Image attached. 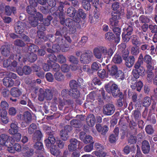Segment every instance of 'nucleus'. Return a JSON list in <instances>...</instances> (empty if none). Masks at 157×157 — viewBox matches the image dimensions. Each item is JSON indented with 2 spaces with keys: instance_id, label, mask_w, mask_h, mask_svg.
Segmentation results:
<instances>
[{
  "instance_id": "nucleus-64",
  "label": "nucleus",
  "mask_w": 157,
  "mask_h": 157,
  "mask_svg": "<svg viewBox=\"0 0 157 157\" xmlns=\"http://www.w3.org/2000/svg\"><path fill=\"white\" fill-rule=\"evenodd\" d=\"M93 153L98 157H105L107 155L106 153L104 152H100L95 151H94Z\"/></svg>"
},
{
  "instance_id": "nucleus-35",
  "label": "nucleus",
  "mask_w": 157,
  "mask_h": 157,
  "mask_svg": "<svg viewBox=\"0 0 157 157\" xmlns=\"http://www.w3.org/2000/svg\"><path fill=\"white\" fill-rule=\"evenodd\" d=\"M34 143L35 144H34L33 147L36 150L43 151L44 149L43 144L41 141L34 142Z\"/></svg>"
},
{
  "instance_id": "nucleus-3",
  "label": "nucleus",
  "mask_w": 157,
  "mask_h": 157,
  "mask_svg": "<svg viewBox=\"0 0 157 157\" xmlns=\"http://www.w3.org/2000/svg\"><path fill=\"white\" fill-rule=\"evenodd\" d=\"M54 90L52 89H46L44 91L42 88L39 90L38 99L41 101H43L44 99L50 101L51 100L53 97Z\"/></svg>"
},
{
  "instance_id": "nucleus-54",
  "label": "nucleus",
  "mask_w": 157,
  "mask_h": 157,
  "mask_svg": "<svg viewBox=\"0 0 157 157\" xmlns=\"http://www.w3.org/2000/svg\"><path fill=\"white\" fill-rule=\"evenodd\" d=\"M118 68L116 65H113L111 67V69L109 70L110 74L112 75H115L118 71Z\"/></svg>"
},
{
  "instance_id": "nucleus-61",
  "label": "nucleus",
  "mask_w": 157,
  "mask_h": 157,
  "mask_svg": "<svg viewBox=\"0 0 157 157\" xmlns=\"http://www.w3.org/2000/svg\"><path fill=\"white\" fill-rule=\"evenodd\" d=\"M23 69L24 74L26 75L29 74L32 71L30 67L29 66H24L23 68Z\"/></svg>"
},
{
  "instance_id": "nucleus-4",
  "label": "nucleus",
  "mask_w": 157,
  "mask_h": 157,
  "mask_svg": "<svg viewBox=\"0 0 157 157\" xmlns=\"http://www.w3.org/2000/svg\"><path fill=\"white\" fill-rule=\"evenodd\" d=\"M43 127L48 136V138L44 140V143L46 146L49 147L52 144H54L56 142V139L53 135V132L51 130L50 127L44 125Z\"/></svg>"
},
{
  "instance_id": "nucleus-25",
  "label": "nucleus",
  "mask_w": 157,
  "mask_h": 157,
  "mask_svg": "<svg viewBox=\"0 0 157 157\" xmlns=\"http://www.w3.org/2000/svg\"><path fill=\"white\" fill-rule=\"evenodd\" d=\"M59 106L60 107H63L64 105H72L73 103V101L72 100L68 99L66 100L64 98L62 99L61 98L59 99Z\"/></svg>"
},
{
  "instance_id": "nucleus-6",
  "label": "nucleus",
  "mask_w": 157,
  "mask_h": 157,
  "mask_svg": "<svg viewBox=\"0 0 157 157\" xmlns=\"http://www.w3.org/2000/svg\"><path fill=\"white\" fill-rule=\"evenodd\" d=\"M35 7L31 6H28L26 8L27 12L30 15V16L37 17L40 21H42L43 17L41 14L39 12H37Z\"/></svg>"
},
{
  "instance_id": "nucleus-12",
  "label": "nucleus",
  "mask_w": 157,
  "mask_h": 157,
  "mask_svg": "<svg viewBox=\"0 0 157 157\" xmlns=\"http://www.w3.org/2000/svg\"><path fill=\"white\" fill-rule=\"evenodd\" d=\"M7 113L6 109H0V116L2 122L5 124H7L9 119L7 117Z\"/></svg>"
},
{
  "instance_id": "nucleus-63",
  "label": "nucleus",
  "mask_w": 157,
  "mask_h": 157,
  "mask_svg": "<svg viewBox=\"0 0 157 157\" xmlns=\"http://www.w3.org/2000/svg\"><path fill=\"white\" fill-rule=\"evenodd\" d=\"M149 28L152 33H157V25H150Z\"/></svg>"
},
{
  "instance_id": "nucleus-2",
  "label": "nucleus",
  "mask_w": 157,
  "mask_h": 157,
  "mask_svg": "<svg viewBox=\"0 0 157 157\" xmlns=\"http://www.w3.org/2000/svg\"><path fill=\"white\" fill-rule=\"evenodd\" d=\"M56 41L58 44L53 45L52 49L53 52H58L60 50L62 52H66L68 50L69 46L66 44L65 40L62 38L61 36L57 37Z\"/></svg>"
},
{
  "instance_id": "nucleus-14",
  "label": "nucleus",
  "mask_w": 157,
  "mask_h": 157,
  "mask_svg": "<svg viewBox=\"0 0 157 157\" xmlns=\"http://www.w3.org/2000/svg\"><path fill=\"white\" fill-rule=\"evenodd\" d=\"M141 149L143 153L144 154H147L150 151V146L149 142L146 140H144L142 143Z\"/></svg>"
},
{
  "instance_id": "nucleus-62",
  "label": "nucleus",
  "mask_w": 157,
  "mask_h": 157,
  "mask_svg": "<svg viewBox=\"0 0 157 157\" xmlns=\"http://www.w3.org/2000/svg\"><path fill=\"white\" fill-rule=\"evenodd\" d=\"M131 53L135 56L137 55L139 53V49L137 47L133 46L131 48Z\"/></svg>"
},
{
  "instance_id": "nucleus-13",
  "label": "nucleus",
  "mask_w": 157,
  "mask_h": 157,
  "mask_svg": "<svg viewBox=\"0 0 157 157\" xmlns=\"http://www.w3.org/2000/svg\"><path fill=\"white\" fill-rule=\"evenodd\" d=\"M25 25V24L22 22H17L15 27L16 32L18 34H21L24 31Z\"/></svg>"
},
{
  "instance_id": "nucleus-24",
  "label": "nucleus",
  "mask_w": 157,
  "mask_h": 157,
  "mask_svg": "<svg viewBox=\"0 0 157 157\" xmlns=\"http://www.w3.org/2000/svg\"><path fill=\"white\" fill-rule=\"evenodd\" d=\"M42 136L41 132L39 130H37L34 134L33 139L34 142H40Z\"/></svg>"
},
{
  "instance_id": "nucleus-34",
  "label": "nucleus",
  "mask_w": 157,
  "mask_h": 157,
  "mask_svg": "<svg viewBox=\"0 0 157 157\" xmlns=\"http://www.w3.org/2000/svg\"><path fill=\"white\" fill-rule=\"evenodd\" d=\"M55 79L58 81L61 82L64 79V76L62 73L59 72H56L54 74Z\"/></svg>"
},
{
  "instance_id": "nucleus-59",
  "label": "nucleus",
  "mask_w": 157,
  "mask_h": 157,
  "mask_svg": "<svg viewBox=\"0 0 157 157\" xmlns=\"http://www.w3.org/2000/svg\"><path fill=\"white\" fill-rule=\"evenodd\" d=\"M120 3L118 2H113L112 5V9L114 11L117 10L120 7Z\"/></svg>"
},
{
  "instance_id": "nucleus-10",
  "label": "nucleus",
  "mask_w": 157,
  "mask_h": 157,
  "mask_svg": "<svg viewBox=\"0 0 157 157\" xmlns=\"http://www.w3.org/2000/svg\"><path fill=\"white\" fill-rule=\"evenodd\" d=\"M60 22L63 25H66L69 28L72 26L76 25L75 23L72 20L71 18L65 19L64 17H60Z\"/></svg>"
},
{
  "instance_id": "nucleus-58",
  "label": "nucleus",
  "mask_w": 157,
  "mask_h": 157,
  "mask_svg": "<svg viewBox=\"0 0 157 157\" xmlns=\"http://www.w3.org/2000/svg\"><path fill=\"white\" fill-rule=\"evenodd\" d=\"M46 78L47 81L49 82H53L54 78L53 75L50 72L47 73L45 76Z\"/></svg>"
},
{
  "instance_id": "nucleus-60",
  "label": "nucleus",
  "mask_w": 157,
  "mask_h": 157,
  "mask_svg": "<svg viewBox=\"0 0 157 157\" xmlns=\"http://www.w3.org/2000/svg\"><path fill=\"white\" fill-rule=\"evenodd\" d=\"M56 144L59 148L60 149H63L64 148L65 143L61 140H57L56 141Z\"/></svg>"
},
{
  "instance_id": "nucleus-55",
  "label": "nucleus",
  "mask_w": 157,
  "mask_h": 157,
  "mask_svg": "<svg viewBox=\"0 0 157 157\" xmlns=\"http://www.w3.org/2000/svg\"><path fill=\"white\" fill-rule=\"evenodd\" d=\"M69 61L72 63L74 64H78V59L73 56H70L69 58Z\"/></svg>"
},
{
  "instance_id": "nucleus-51",
  "label": "nucleus",
  "mask_w": 157,
  "mask_h": 157,
  "mask_svg": "<svg viewBox=\"0 0 157 157\" xmlns=\"http://www.w3.org/2000/svg\"><path fill=\"white\" fill-rule=\"evenodd\" d=\"M94 142H93L85 146L84 147V151L86 152L91 151L93 149V144Z\"/></svg>"
},
{
  "instance_id": "nucleus-1",
  "label": "nucleus",
  "mask_w": 157,
  "mask_h": 157,
  "mask_svg": "<svg viewBox=\"0 0 157 157\" xmlns=\"http://www.w3.org/2000/svg\"><path fill=\"white\" fill-rule=\"evenodd\" d=\"M113 52L112 49H107L104 46H100L95 48L94 50V54L95 57L98 59H103L107 57H111Z\"/></svg>"
},
{
  "instance_id": "nucleus-37",
  "label": "nucleus",
  "mask_w": 157,
  "mask_h": 157,
  "mask_svg": "<svg viewBox=\"0 0 157 157\" xmlns=\"http://www.w3.org/2000/svg\"><path fill=\"white\" fill-rule=\"evenodd\" d=\"M71 124L73 127L76 128H78L81 127L80 120L77 119L72 120L71 121Z\"/></svg>"
},
{
  "instance_id": "nucleus-15",
  "label": "nucleus",
  "mask_w": 157,
  "mask_h": 157,
  "mask_svg": "<svg viewBox=\"0 0 157 157\" xmlns=\"http://www.w3.org/2000/svg\"><path fill=\"white\" fill-rule=\"evenodd\" d=\"M86 121L89 126H93L95 125L96 122V120L94 115L93 114H89L86 118Z\"/></svg>"
},
{
  "instance_id": "nucleus-29",
  "label": "nucleus",
  "mask_w": 157,
  "mask_h": 157,
  "mask_svg": "<svg viewBox=\"0 0 157 157\" xmlns=\"http://www.w3.org/2000/svg\"><path fill=\"white\" fill-rule=\"evenodd\" d=\"M1 53L5 56H7L10 54V47L8 45H3L1 48Z\"/></svg>"
},
{
  "instance_id": "nucleus-16",
  "label": "nucleus",
  "mask_w": 157,
  "mask_h": 157,
  "mask_svg": "<svg viewBox=\"0 0 157 157\" xmlns=\"http://www.w3.org/2000/svg\"><path fill=\"white\" fill-rule=\"evenodd\" d=\"M124 60L125 61V65L128 68L132 67L135 62V58L133 56H129Z\"/></svg>"
},
{
  "instance_id": "nucleus-18",
  "label": "nucleus",
  "mask_w": 157,
  "mask_h": 157,
  "mask_svg": "<svg viewBox=\"0 0 157 157\" xmlns=\"http://www.w3.org/2000/svg\"><path fill=\"white\" fill-rule=\"evenodd\" d=\"M9 136L5 134H2L0 136V144L2 145L7 146L8 143Z\"/></svg>"
},
{
  "instance_id": "nucleus-21",
  "label": "nucleus",
  "mask_w": 157,
  "mask_h": 157,
  "mask_svg": "<svg viewBox=\"0 0 157 157\" xmlns=\"http://www.w3.org/2000/svg\"><path fill=\"white\" fill-rule=\"evenodd\" d=\"M54 144H52L50 147L46 146L48 148H50V151L51 154L54 156H58L59 155L61 151Z\"/></svg>"
},
{
  "instance_id": "nucleus-53",
  "label": "nucleus",
  "mask_w": 157,
  "mask_h": 157,
  "mask_svg": "<svg viewBox=\"0 0 157 157\" xmlns=\"http://www.w3.org/2000/svg\"><path fill=\"white\" fill-rule=\"evenodd\" d=\"M83 142L85 144H88L91 143L93 142V138L92 137L90 136H87L85 138L82 140Z\"/></svg>"
},
{
  "instance_id": "nucleus-28",
  "label": "nucleus",
  "mask_w": 157,
  "mask_h": 157,
  "mask_svg": "<svg viewBox=\"0 0 157 157\" xmlns=\"http://www.w3.org/2000/svg\"><path fill=\"white\" fill-rule=\"evenodd\" d=\"M16 13V9L14 7L6 6L5 7V13L7 15H10L12 13Z\"/></svg>"
},
{
  "instance_id": "nucleus-17",
  "label": "nucleus",
  "mask_w": 157,
  "mask_h": 157,
  "mask_svg": "<svg viewBox=\"0 0 157 157\" xmlns=\"http://www.w3.org/2000/svg\"><path fill=\"white\" fill-rule=\"evenodd\" d=\"M96 127L97 131L102 135H105L109 130V127L105 125L102 126L100 124H98Z\"/></svg>"
},
{
  "instance_id": "nucleus-42",
  "label": "nucleus",
  "mask_w": 157,
  "mask_h": 157,
  "mask_svg": "<svg viewBox=\"0 0 157 157\" xmlns=\"http://www.w3.org/2000/svg\"><path fill=\"white\" fill-rule=\"evenodd\" d=\"M67 13L70 17H73L76 13V10L72 7H70L67 10Z\"/></svg>"
},
{
  "instance_id": "nucleus-47",
  "label": "nucleus",
  "mask_w": 157,
  "mask_h": 157,
  "mask_svg": "<svg viewBox=\"0 0 157 157\" xmlns=\"http://www.w3.org/2000/svg\"><path fill=\"white\" fill-rule=\"evenodd\" d=\"M139 20L141 23L144 24L149 23L150 21V19L144 15L141 16L139 18Z\"/></svg>"
},
{
  "instance_id": "nucleus-44",
  "label": "nucleus",
  "mask_w": 157,
  "mask_h": 157,
  "mask_svg": "<svg viewBox=\"0 0 157 157\" xmlns=\"http://www.w3.org/2000/svg\"><path fill=\"white\" fill-rule=\"evenodd\" d=\"M145 130L146 133L149 135L153 134L154 131L152 126L151 124L146 126Z\"/></svg>"
},
{
  "instance_id": "nucleus-27",
  "label": "nucleus",
  "mask_w": 157,
  "mask_h": 157,
  "mask_svg": "<svg viewBox=\"0 0 157 157\" xmlns=\"http://www.w3.org/2000/svg\"><path fill=\"white\" fill-rule=\"evenodd\" d=\"M4 85L7 87H11L14 84V81L8 77H6L3 79Z\"/></svg>"
},
{
  "instance_id": "nucleus-41",
  "label": "nucleus",
  "mask_w": 157,
  "mask_h": 157,
  "mask_svg": "<svg viewBox=\"0 0 157 157\" xmlns=\"http://www.w3.org/2000/svg\"><path fill=\"white\" fill-rule=\"evenodd\" d=\"M114 37V35L111 32H107L105 34V39L108 41H110L113 40Z\"/></svg>"
},
{
  "instance_id": "nucleus-48",
  "label": "nucleus",
  "mask_w": 157,
  "mask_h": 157,
  "mask_svg": "<svg viewBox=\"0 0 157 157\" xmlns=\"http://www.w3.org/2000/svg\"><path fill=\"white\" fill-rule=\"evenodd\" d=\"M98 93L100 94H101L104 98L106 101H109L110 100L111 97L110 95H108L107 94L106 96L105 95V91L102 89H101L98 91Z\"/></svg>"
},
{
  "instance_id": "nucleus-40",
  "label": "nucleus",
  "mask_w": 157,
  "mask_h": 157,
  "mask_svg": "<svg viewBox=\"0 0 157 157\" xmlns=\"http://www.w3.org/2000/svg\"><path fill=\"white\" fill-rule=\"evenodd\" d=\"M70 86L72 90L77 89L79 86L78 83L76 81L73 80L69 82Z\"/></svg>"
},
{
  "instance_id": "nucleus-52",
  "label": "nucleus",
  "mask_w": 157,
  "mask_h": 157,
  "mask_svg": "<svg viewBox=\"0 0 157 157\" xmlns=\"http://www.w3.org/2000/svg\"><path fill=\"white\" fill-rule=\"evenodd\" d=\"M118 139V136L113 134H111L109 136V140L111 143H114Z\"/></svg>"
},
{
  "instance_id": "nucleus-9",
  "label": "nucleus",
  "mask_w": 157,
  "mask_h": 157,
  "mask_svg": "<svg viewBox=\"0 0 157 157\" xmlns=\"http://www.w3.org/2000/svg\"><path fill=\"white\" fill-rule=\"evenodd\" d=\"M92 56V54L91 52H85L83 53L81 55L80 61L83 63H89L91 60Z\"/></svg>"
},
{
  "instance_id": "nucleus-8",
  "label": "nucleus",
  "mask_w": 157,
  "mask_h": 157,
  "mask_svg": "<svg viewBox=\"0 0 157 157\" xmlns=\"http://www.w3.org/2000/svg\"><path fill=\"white\" fill-rule=\"evenodd\" d=\"M3 65L4 67H7L11 71L14 70V68L16 67L17 65V62L13 60L12 61L10 59H7L4 61Z\"/></svg>"
},
{
  "instance_id": "nucleus-50",
  "label": "nucleus",
  "mask_w": 157,
  "mask_h": 157,
  "mask_svg": "<svg viewBox=\"0 0 157 157\" xmlns=\"http://www.w3.org/2000/svg\"><path fill=\"white\" fill-rule=\"evenodd\" d=\"M114 109H103V113L107 115H111L113 114L115 111Z\"/></svg>"
},
{
  "instance_id": "nucleus-57",
  "label": "nucleus",
  "mask_w": 157,
  "mask_h": 157,
  "mask_svg": "<svg viewBox=\"0 0 157 157\" xmlns=\"http://www.w3.org/2000/svg\"><path fill=\"white\" fill-rule=\"evenodd\" d=\"M51 67L54 71H56V72H58L60 69V67L59 65L58 64L56 63H54L52 64H51Z\"/></svg>"
},
{
  "instance_id": "nucleus-38",
  "label": "nucleus",
  "mask_w": 157,
  "mask_h": 157,
  "mask_svg": "<svg viewBox=\"0 0 157 157\" xmlns=\"http://www.w3.org/2000/svg\"><path fill=\"white\" fill-rule=\"evenodd\" d=\"M98 76L101 78L107 77L108 75V73L104 69L99 70L98 72Z\"/></svg>"
},
{
  "instance_id": "nucleus-32",
  "label": "nucleus",
  "mask_w": 157,
  "mask_h": 157,
  "mask_svg": "<svg viewBox=\"0 0 157 157\" xmlns=\"http://www.w3.org/2000/svg\"><path fill=\"white\" fill-rule=\"evenodd\" d=\"M143 86V83L140 81H139L134 85H131V87L133 89H136V90L140 92Z\"/></svg>"
},
{
  "instance_id": "nucleus-43",
  "label": "nucleus",
  "mask_w": 157,
  "mask_h": 157,
  "mask_svg": "<svg viewBox=\"0 0 157 157\" xmlns=\"http://www.w3.org/2000/svg\"><path fill=\"white\" fill-rule=\"evenodd\" d=\"M59 6L58 10L59 11H60V13H59V17L60 19V17H64V14L63 11H64L63 8L65 6L64 4L62 2H60L59 4Z\"/></svg>"
},
{
  "instance_id": "nucleus-56",
  "label": "nucleus",
  "mask_w": 157,
  "mask_h": 157,
  "mask_svg": "<svg viewBox=\"0 0 157 157\" xmlns=\"http://www.w3.org/2000/svg\"><path fill=\"white\" fill-rule=\"evenodd\" d=\"M38 47L37 46L34 44H31L29 46L28 50L31 53L36 52L38 50Z\"/></svg>"
},
{
  "instance_id": "nucleus-36",
  "label": "nucleus",
  "mask_w": 157,
  "mask_h": 157,
  "mask_svg": "<svg viewBox=\"0 0 157 157\" xmlns=\"http://www.w3.org/2000/svg\"><path fill=\"white\" fill-rule=\"evenodd\" d=\"M100 15L99 12L97 10H95L94 13L93 17H92L91 19L90 22L92 23H94L97 21V20H98Z\"/></svg>"
},
{
  "instance_id": "nucleus-45",
  "label": "nucleus",
  "mask_w": 157,
  "mask_h": 157,
  "mask_svg": "<svg viewBox=\"0 0 157 157\" xmlns=\"http://www.w3.org/2000/svg\"><path fill=\"white\" fill-rule=\"evenodd\" d=\"M131 148H133L134 150H135L136 149L135 146L133 145L131 146V147H130L128 145L124 147L123 150L124 153L126 155L128 154L130 152Z\"/></svg>"
},
{
  "instance_id": "nucleus-19",
  "label": "nucleus",
  "mask_w": 157,
  "mask_h": 157,
  "mask_svg": "<svg viewBox=\"0 0 157 157\" xmlns=\"http://www.w3.org/2000/svg\"><path fill=\"white\" fill-rule=\"evenodd\" d=\"M10 128L9 130V132L11 135L17 133L18 132V127L17 122L12 123L10 125Z\"/></svg>"
},
{
  "instance_id": "nucleus-46",
  "label": "nucleus",
  "mask_w": 157,
  "mask_h": 157,
  "mask_svg": "<svg viewBox=\"0 0 157 157\" xmlns=\"http://www.w3.org/2000/svg\"><path fill=\"white\" fill-rule=\"evenodd\" d=\"M86 0H82V6L83 8L87 10H89L90 9V4Z\"/></svg>"
},
{
  "instance_id": "nucleus-30",
  "label": "nucleus",
  "mask_w": 157,
  "mask_h": 157,
  "mask_svg": "<svg viewBox=\"0 0 157 157\" xmlns=\"http://www.w3.org/2000/svg\"><path fill=\"white\" fill-rule=\"evenodd\" d=\"M69 95L74 98L77 99L79 97L80 94L77 89H74L70 91Z\"/></svg>"
},
{
  "instance_id": "nucleus-33",
  "label": "nucleus",
  "mask_w": 157,
  "mask_h": 157,
  "mask_svg": "<svg viewBox=\"0 0 157 157\" xmlns=\"http://www.w3.org/2000/svg\"><path fill=\"white\" fill-rule=\"evenodd\" d=\"M112 61L116 64H120L122 62V59L120 55L116 54L113 57Z\"/></svg>"
},
{
  "instance_id": "nucleus-39",
  "label": "nucleus",
  "mask_w": 157,
  "mask_h": 157,
  "mask_svg": "<svg viewBox=\"0 0 157 157\" xmlns=\"http://www.w3.org/2000/svg\"><path fill=\"white\" fill-rule=\"evenodd\" d=\"M37 59V56L36 54L33 53H30L28 56L27 59L30 62H33Z\"/></svg>"
},
{
  "instance_id": "nucleus-26",
  "label": "nucleus",
  "mask_w": 157,
  "mask_h": 157,
  "mask_svg": "<svg viewBox=\"0 0 157 157\" xmlns=\"http://www.w3.org/2000/svg\"><path fill=\"white\" fill-rule=\"evenodd\" d=\"M12 96L14 97H18L21 94V91L17 87H13L10 90Z\"/></svg>"
},
{
  "instance_id": "nucleus-20",
  "label": "nucleus",
  "mask_w": 157,
  "mask_h": 157,
  "mask_svg": "<svg viewBox=\"0 0 157 157\" xmlns=\"http://www.w3.org/2000/svg\"><path fill=\"white\" fill-rule=\"evenodd\" d=\"M35 16H29V27L30 28L31 26L35 27L38 23V20L39 19L37 17Z\"/></svg>"
},
{
  "instance_id": "nucleus-11",
  "label": "nucleus",
  "mask_w": 157,
  "mask_h": 157,
  "mask_svg": "<svg viewBox=\"0 0 157 157\" xmlns=\"http://www.w3.org/2000/svg\"><path fill=\"white\" fill-rule=\"evenodd\" d=\"M70 143L68 145V149L70 151H73L76 149L77 145H79L82 142L75 138H72L70 140Z\"/></svg>"
},
{
  "instance_id": "nucleus-5",
  "label": "nucleus",
  "mask_w": 157,
  "mask_h": 157,
  "mask_svg": "<svg viewBox=\"0 0 157 157\" xmlns=\"http://www.w3.org/2000/svg\"><path fill=\"white\" fill-rule=\"evenodd\" d=\"M105 88L107 92L109 93H111L114 97L118 96L120 97V99H122L123 98V94L120 91V89L116 84H113L109 87L108 85H105Z\"/></svg>"
},
{
  "instance_id": "nucleus-31",
  "label": "nucleus",
  "mask_w": 157,
  "mask_h": 157,
  "mask_svg": "<svg viewBox=\"0 0 157 157\" xmlns=\"http://www.w3.org/2000/svg\"><path fill=\"white\" fill-rule=\"evenodd\" d=\"M132 44L135 45H139L142 44V41L139 40V37L136 35H133L131 37Z\"/></svg>"
},
{
  "instance_id": "nucleus-23",
  "label": "nucleus",
  "mask_w": 157,
  "mask_h": 157,
  "mask_svg": "<svg viewBox=\"0 0 157 157\" xmlns=\"http://www.w3.org/2000/svg\"><path fill=\"white\" fill-rule=\"evenodd\" d=\"M33 151L34 150L33 149H29L28 147L25 146L22 149V153L24 156L30 157L33 154Z\"/></svg>"
},
{
  "instance_id": "nucleus-7",
  "label": "nucleus",
  "mask_w": 157,
  "mask_h": 157,
  "mask_svg": "<svg viewBox=\"0 0 157 157\" xmlns=\"http://www.w3.org/2000/svg\"><path fill=\"white\" fill-rule=\"evenodd\" d=\"M17 117L18 119L24 121L27 123H30L32 121V115L28 111L25 112L23 115L19 114L17 115Z\"/></svg>"
},
{
  "instance_id": "nucleus-49",
  "label": "nucleus",
  "mask_w": 157,
  "mask_h": 157,
  "mask_svg": "<svg viewBox=\"0 0 157 157\" xmlns=\"http://www.w3.org/2000/svg\"><path fill=\"white\" fill-rule=\"evenodd\" d=\"M15 45L20 47H23L25 46V44L22 40L20 39H17L14 42Z\"/></svg>"
},
{
  "instance_id": "nucleus-22",
  "label": "nucleus",
  "mask_w": 157,
  "mask_h": 157,
  "mask_svg": "<svg viewBox=\"0 0 157 157\" xmlns=\"http://www.w3.org/2000/svg\"><path fill=\"white\" fill-rule=\"evenodd\" d=\"M120 18V17L119 15L113 16L109 19L110 25L113 27L117 26L119 23L118 20Z\"/></svg>"
}]
</instances>
